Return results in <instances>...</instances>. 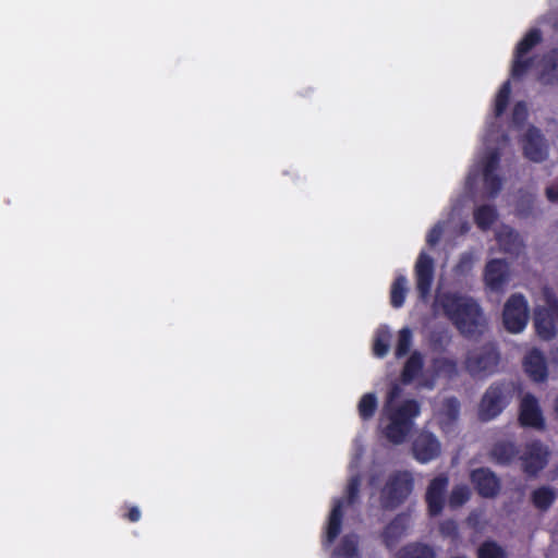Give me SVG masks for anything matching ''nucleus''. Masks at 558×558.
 <instances>
[{
    "label": "nucleus",
    "mask_w": 558,
    "mask_h": 558,
    "mask_svg": "<svg viewBox=\"0 0 558 558\" xmlns=\"http://www.w3.org/2000/svg\"><path fill=\"white\" fill-rule=\"evenodd\" d=\"M434 306L440 307L460 335L466 339L480 338L487 327V319L481 305L471 296L444 292L436 296Z\"/></svg>",
    "instance_id": "obj_1"
},
{
    "label": "nucleus",
    "mask_w": 558,
    "mask_h": 558,
    "mask_svg": "<svg viewBox=\"0 0 558 558\" xmlns=\"http://www.w3.org/2000/svg\"><path fill=\"white\" fill-rule=\"evenodd\" d=\"M399 395L398 386H393L388 391L380 416V422L388 421L381 433L393 445H400L407 440L414 427L415 418L421 414V405L415 399H407L397 404L396 399Z\"/></svg>",
    "instance_id": "obj_2"
},
{
    "label": "nucleus",
    "mask_w": 558,
    "mask_h": 558,
    "mask_svg": "<svg viewBox=\"0 0 558 558\" xmlns=\"http://www.w3.org/2000/svg\"><path fill=\"white\" fill-rule=\"evenodd\" d=\"M413 489L414 476L410 471H393L379 492V504L384 510H395L408 500Z\"/></svg>",
    "instance_id": "obj_3"
},
{
    "label": "nucleus",
    "mask_w": 558,
    "mask_h": 558,
    "mask_svg": "<svg viewBox=\"0 0 558 558\" xmlns=\"http://www.w3.org/2000/svg\"><path fill=\"white\" fill-rule=\"evenodd\" d=\"M514 392V385L510 381L493 383L483 395L478 416L487 422L496 418L511 402Z\"/></svg>",
    "instance_id": "obj_4"
},
{
    "label": "nucleus",
    "mask_w": 558,
    "mask_h": 558,
    "mask_svg": "<svg viewBox=\"0 0 558 558\" xmlns=\"http://www.w3.org/2000/svg\"><path fill=\"white\" fill-rule=\"evenodd\" d=\"M542 39L543 36L541 29L531 28L517 44L511 66V76L513 78H521L530 69L533 68L535 58H525V56L541 44Z\"/></svg>",
    "instance_id": "obj_5"
},
{
    "label": "nucleus",
    "mask_w": 558,
    "mask_h": 558,
    "mask_svg": "<svg viewBox=\"0 0 558 558\" xmlns=\"http://www.w3.org/2000/svg\"><path fill=\"white\" fill-rule=\"evenodd\" d=\"M556 323H558V299L553 294H547L546 306L537 307L534 311L536 335L542 340L554 339L557 335Z\"/></svg>",
    "instance_id": "obj_6"
},
{
    "label": "nucleus",
    "mask_w": 558,
    "mask_h": 558,
    "mask_svg": "<svg viewBox=\"0 0 558 558\" xmlns=\"http://www.w3.org/2000/svg\"><path fill=\"white\" fill-rule=\"evenodd\" d=\"M499 360L498 350L492 344H486L478 351L468 354L465 369L473 377L490 375L496 371Z\"/></svg>",
    "instance_id": "obj_7"
},
{
    "label": "nucleus",
    "mask_w": 558,
    "mask_h": 558,
    "mask_svg": "<svg viewBox=\"0 0 558 558\" xmlns=\"http://www.w3.org/2000/svg\"><path fill=\"white\" fill-rule=\"evenodd\" d=\"M505 328L512 333L522 331L529 320V306L521 293L512 294L505 303L502 311Z\"/></svg>",
    "instance_id": "obj_8"
},
{
    "label": "nucleus",
    "mask_w": 558,
    "mask_h": 558,
    "mask_svg": "<svg viewBox=\"0 0 558 558\" xmlns=\"http://www.w3.org/2000/svg\"><path fill=\"white\" fill-rule=\"evenodd\" d=\"M549 454L548 447L541 440L534 439L526 442L522 454L519 457L522 471L527 476H536L547 465Z\"/></svg>",
    "instance_id": "obj_9"
},
{
    "label": "nucleus",
    "mask_w": 558,
    "mask_h": 558,
    "mask_svg": "<svg viewBox=\"0 0 558 558\" xmlns=\"http://www.w3.org/2000/svg\"><path fill=\"white\" fill-rule=\"evenodd\" d=\"M415 287L418 298L426 301L430 296L435 278V263L430 255L422 251L414 265Z\"/></svg>",
    "instance_id": "obj_10"
},
{
    "label": "nucleus",
    "mask_w": 558,
    "mask_h": 558,
    "mask_svg": "<svg viewBox=\"0 0 558 558\" xmlns=\"http://www.w3.org/2000/svg\"><path fill=\"white\" fill-rule=\"evenodd\" d=\"M411 449L417 462L428 463L439 457L441 445L433 433L422 430L413 439Z\"/></svg>",
    "instance_id": "obj_11"
},
{
    "label": "nucleus",
    "mask_w": 558,
    "mask_h": 558,
    "mask_svg": "<svg viewBox=\"0 0 558 558\" xmlns=\"http://www.w3.org/2000/svg\"><path fill=\"white\" fill-rule=\"evenodd\" d=\"M483 279L489 291L502 292L510 279L508 262L501 258L488 260L484 269Z\"/></svg>",
    "instance_id": "obj_12"
},
{
    "label": "nucleus",
    "mask_w": 558,
    "mask_h": 558,
    "mask_svg": "<svg viewBox=\"0 0 558 558\" xmlns=\"http://www.w3.org/2000/svg\"><path fill=\"white\" fill-rule=\"evenodd\" d=\"M470 481L476 493L483 498H495L501 488L499 477L489 468H477L471 471Z\"/></svg>",
    "instance_id": "obj_13"
},
{
    "label": "nucleus",
    "mask_w": 558,
    "mask_h": 558,
    "mask_svg": "<svg viewBox=\"0 0 558 558\" xmlns=\"http://www.w3.org/2000/svg\"><path fill=\"white\" fill-rule=\"evenodd\" d=\"M448 484L449 480L446 474H439L429 482L425 494V501L430 517H437L442 512Z\"/></svg>",
    "instance_id": "obj_14"
},
{
    "label": "nucleus",
    "mask_w": 558,
    "mask_h": 558,
    "mask_svg": "<svg viewBox=\"0 0 558 558\" xmlns=\"http://www.w3.org/2000/svg\"><path fill=\"white\" fill-rule=\"evenodd\" d=\"M519 423L522 427L544 429L545 420L537 399L532 393H526L520 403Z\"/></svg>",
    "instance_id": "obj_15"
},
{
    "label": "nucleus",
    "mask_w": 558,
    "mask_h": 558,
    "mask_svg": "<svg viewBox=\"0 0 558 558\" xmlns=\"http://www.w3.org/2000/svg\"><path fill=\"white\" fill-rule=\"evenodd\" d=\"M523 154L527 159L534 162H541L548 156L546 140L541 130L535 126L529 128L524 134Z\"/></svg>",
    "instance_id": "obj_16"
},
{
    "label": "nucleus",
    "mask_w": 558,
    "mask_h": 558,
    "mask_svg": "<svg viewBox=\"0 0 558 558\" xmlns=\"http://www.w3.org/2000/svg\"><path fill=\"white\" fill-rule=\"evenodd\" d=\"M409 520V514L399 513L385 526L380 536L388 549H393L405 535Z\"/></svg>",
    "instance_id": "obj_17"
},
{
    "label": "nucleus",
    "mask_w": 558,
    "mask_h": 558,
    "mask_svg": "<svg viewBox=\"0 0 558 558\" xmlns=\"http://www.w3.org/2000/svg\"><path fill=\"white\" fill-rule=\"evenodd\" d=\"M523 367L527 376L535 383H543L548 377L545 356L538 349H532L526 353Z\"/></svg>",
    "instance_id": "obj_18"
},
{
    "label": "nucleus",
    "mask_w": 558,
    "mask_h": 558,
    "mask_svg": "<svg viewBox=\"0 0 558 558\" xmlns=\"http://www.w3.org/2000/svg\"><path fill=\"white\" fill-rule=\"evenodd\" d=\"M537 80L543 85H558V48L542 56Z\"/></svg>",
    "instance_id": "obj_19"
},
{
    "label": "nucleus",
    "mask_w": 558,
    "mask_h": 558,
    "mask_svg": "<svg viewBox=\"0 0 558 558\" xmlns=\"http://www.w3.org/2000/svg\"><path fill=\"white\" fill-rule=\"evenodd\" d=\"M519 453L520 450L515 444L498 441L492 447L489 456L496 464L509 465L519 457Z\"/></svg>",
    "instance_id": "obj_20"
},
{
    "label": "nucleus",
    "mask_w": 558,
    "mask_h": 558,
    "mask_svg": "<svg viewBox=\"0 0 558 558\" xmlns=\"http://www.w3.org/2000/svg\"><path fill=\"white\" fill-rule=\"evenodd\" d=\"M424 367V356L420 351H413L405 361L401 371V381L409 385L416 379Z\"/></svg>",
    "instance_id": "obj_21"
},
{
    "label": "nucleus",
    "mask_w": 558,
    "mask_h": 558,
    "mask_svg": "<svg viewBox=\"0 0 558 558\" xmlns=\"http://www.w3.org/2000/svg\"><path fill=\"white\" fill-rule=\"evenodd\" d=\"M556 498V492L549 486H541L531 494L533 506L541 511H547L553 506Z\"/></svg>",
    "instance_id": "obj_22"
},
{
    "label": "nucleus",
    "mask_w": 558,
    "mask_h": 558,
    "mask_svg": "<svg viewBox=\"0 0 558 558\" xmlns=\"http://www.w3.org/2000/svg\"><path fill=\"white\" fill-rule=\"evenodd\" d=\"M408 294V279L404 275H398L390 287V304L393 308H400Z\"/></svg>",
    "instance_id": "obj_23"
},
{
    "label": "nucleus",
    "mask_w": 558,
    "mask_h": 558,
    "mask_svg": "<svg viewBox=\"0 0 558 558\" xmlns=\"http://www.w3.org/2000/svg\"><path fill=\"white\" fill-rule=\"evenodd\" d=\"M397 558H436V554L427 544L411 543L400 549Z\"/></svg>",
    "instance_id": "obj_24"
},
{
    "label": "nucleus",
    "mask_w": 558,
    "mask_h": 558,
    "mask_svg": "<svg viewBox=\"0 0 558 558\" xmlns=\"http://www.w3.org/2000/svg\"><path fill=\"white\" fill-rule=\"evenodd\" d=\"M391 332L387 326H381L377 329L373 342V353L375 356L385 357L390 349Z\"/></svg>",
    "instance_id": "obj_25"
},
{
    "label": "nucleus",
    "mask_w": 558,
    "mask_h": 558,
    "mask_svg": "<svg viewBox=\"0 0 558 558\" xmlns=\"http://www.w3.org/2000/svg\"><path fill=\"white\" fill-rule=\"evenodd\" d=\"M474 222L481 230H488L497 219V210L492 205H481L474 210Z\"/></svg>",
    "instance_id": "obj_26"
},
{
    "label": "nucleus",
    "mask_w": 558,
    "mask_h": 558,
    "mask_svg": "<svg viewBox=\"0 0 558 558\" xmlns=\"http://www.w3.org/2000/svg\"><path fill=\"white\" fill-rule=\"evenodd\" d=\"M433 367L437 376L446 379H453L458 376V363L449 357H436L433 360Z\"/></svg>",
    "instance_id": "obj_27"
},
{
    "label": "nucleus",
    "mask_w": 558,
    "mask_h": 558,
    "mask_svg": "<svg viewBox=\"0 0 558 558\" xmlns=\"http://www.w3.org/2000/svg\"><path fill=\"white\" fill-rule=\"evenodd\" d=\"M377 397L373 392L365 393L357 404L359 415L363 421L371 420L377 410Z\"/></svg>",
    "instance_id": "obj_28"
},
{
    "label": "nucleus",
    "mask_w": 558,
    "mask_h": 558,
    "mask_svg": "<svg viewBox=\"0 0 558 558\" xmlns=\"http://www.w3.org/2000/svg\"><path fill=\"white\" fill-rule=\"evenodd\" d=\"M413 333L409 327H403L398 332V340L395 348V356L401 359L405 356L412 347Z\"/></svg>",
    "instance_id": "obj_29"
},
{
    "label": "nucleus",
    "mask_w": 558,
    "mask_h": 558,
    "mask_svg": "<svg viewBox=\"0 0 558 558\" xmlns=\"http://www.w3.org/2000/svg\"><path fill=\"white\" fill-rule=\"evenodd\" d=\"M511 85L509 81H506L500 89L498 90L495 98V108L494 112L496 117H500L504 114L510 98Z\"/></svg>",
    "instance_id": "obj_30"
},
{
    "label": "nucleus",
    "mask_w": 558,
    "mask_h": 558,
    "mask_svg": "<svg viewBox=\"0 0 558 558\" xmlns=\"http://www.w3.org/2000/svg\"><path fill=\"white\" fill-rule=\"evenodd\" d=\"M478 558H506V553L501 546L494 541L484 542L477 549Z\"/></svg>",
    "instance_id": "obj_31"
},
{
    "label": "nucleus",
    "mask_w": 558,
    "mask_h": 558,
    "mask_svg": "<svg viewBox=\"0 0 558 558\" xmlns=\"http://www.w3.org/2000/svg\"><path fill=\"white\" fill-rule=\"evenodd\" d=\"M470 499V489L466 485H457L449 495V506L458 508L463 506Z\"/></svg>",
    "instance_id": "obj_32"
},
{
    "label": "nucleus",
    "mask_w": 558,
    "mask_h": 558,
    "mask_svg": "<svg viewBox=\"0 0 558 558\" xmlns=\"http://www.w3.org/2000/svg\"><path fill=\"white\" fill-rule=\"evenodd\" d=\"M460 414V402L456 397L446 398L441 407V415L448 418L449 422H453L459 417Z\"/></svg>",
    "instance_id": "obj_33"
},
{
    "label": "nucleus",
    "mask_w": 558,
    "mask_h": 558,
    "mask_svg": "<svg viewBox=\"0 0 558 558\" xmlns=\"http://www.w3.org/2000/svg\"><path fill=\"white\" fill-rule=\"evenodd\" d=\"M483 182L490 196H496L502 186L501 178L496 172L483 173Z\"/></svg>",
    "instance_id": "obj_34"
},
{
    "label": "nucleus",
    "mask_w": 558,
    "mask_h": 558,
    "mask_svg": "<svg viewBox=\"0 0 558 558\" xmlns=\"http://www.w3.org/2000/svg\"><path fill=\"white\" fill-rule=\"evenodd\" d=\"M474 264V258L471 253L461 254L458 263L456 264L453 270L458 276H466L471 272Z\"/></svg>",
    "instance_id": "obj_35"
},
{
    "label": "nucleus",
    "mask_w": 558,
    "mask_h": 558,
    "mask_svg": "<svg viewBox=\"0 0 558 558\" xmlns=\"http://www.w3.org/2000/svg\"><path fill=\"white\" fill-rule=\"evenodd\" d=\"M500 155L497 150L490 151L484 160L483 173L496 172L499 168Z\"/></svg>",
    "instance_id": "obj_36"
},
{
    "label": "nucleus",
    "mask_w": 558,
    "mask_h": 558,
    "mask_svg": "<svg viewBox=\"0 0 558 558\" xmlns=\"http://www.w3.org/2000/svg\"><path fill=\"white\" fill-rule=\"evenodd\" d=\"M439 532L445 537L457 538L458 537V525L453 520H445L439 525Z\"/></svg>",
    "instance_id": "obj_37"
},
{
    "label": "nucleus",
    "mask_w": 558,
    "mask_h": 558,
    "mask_svg": "<svg viewBox=\"0 0 558 558\" xmlns=\"http://www.w3.org/2000/svg\"><path fill=\"white\" fill-rule=\"evenodd\" d=\"M527 117L526 105L523 101H519L514 105L512 110L513 121L517 123L523 122Z\"/></svg>",
    "instance_id": "obj_38"
},
{
    "label": "nucleus",
    "mask_w": 558,
    "mask_h": 558,
    "mask_svg": "<svg viewBox=\"0 0 558 558\" xmlns=\"http://www.w3.org/2000/svg\"><path fill=\"white\" fill-rule=\"evenodd\" d=\"M441 234H442V229L440 226H434L429 232L427 233V236H426V242L428 245L430 246H434L436 245L440 238H441Z\"/></svg>",
    "instance_id": "obj_39"
},
{
    "label": "nucleus",
    "mask_w": 558,
    "mask_h": 558,
    "mask_svg": "<svg viewBox=\"0 0 558 558\" xmlns=\"http://www.w3.org/2000/svg\"><path fill=\"white\" fill-rule=\"evenodd\" d=\"M546 196L548 201L553 203H558V182L546 189Z\"/></svg>",
    "instance_id": "obj_40"
},
{
    "label": "nucleus",
    "mask_w": 558,
    "mask_h": 558,
    "mask_svg": "<svg viewBox=\"0 0 558 558\" xmlns=\"http://www.w3.org/2000/svg\"><path fill=\"white\" fill-rule=\"evenodd\" d=\"M360 487V480L357 476H351V505L353 504L355 497L357 496Z\"/></svg>",
    "instance_id": "obj_41"
},
{
    "label": "nucleus",
    "mask_w": 558,
    "mask_h": 558,
    "mask_svg": "<svg viewBox=\"0 0 558 558\" xmlns=\"http://www.w3.org/2000/svg\"><path fill=\"white\" fill-rule=\"evenodd\" d=\"M351 558H359V543L356 537L351 534Z\"/></svg>",
    "instance_id": "obj_42"
},
{
    "label": "nucleus",
    "mask_w": 558,
    "mask_h": 558,
    "mask_svg": "<svg viewBox=\"0 0 558 558\" xmlns=\"http://www.w3.org/2000/svg\"><path fill=\"white\" fill-rule=\"evenodd\" d=\"M555 411H556V413L558 415V396L555 399Z\"/></svg>",
    "instance_id": "obj_43"
}]
</instances>
